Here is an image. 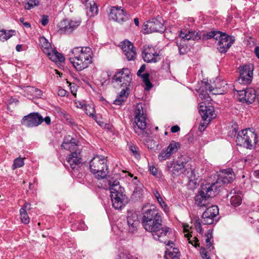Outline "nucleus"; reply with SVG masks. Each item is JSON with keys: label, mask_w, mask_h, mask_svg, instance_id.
I'll list each match as a JSON object with an SVG mask.
<instances>
[{"label": "nucleus", "mask_w": 259, "mask_h": 259, "mask_svg": "<svg viewBox=\"0 0 259 259\" xmlns=\"http://www.w3.org/2000/svg\"><path fill=\"white\" fill-rule=\"evenodd\" d=\"M24 164V159L21 157L16 158L14 160L13 164V168H19L23 166Z\"/></svg>", "instance_id": "obj_42"}, {"label": "nucleus", "mask_w": 259, "mask_h": 259, "mask_svg": "<svg viewBox=\"0 0 259 259\" xmlns=\"http://www.w3.org/2000/svg\"><path fill=\"white\" fill-rule=\"evenodd\" d=\"M46 54L50 60L56 63L63 62L65 60V58L62 54L59 53L56 50L52 49L51 51H49Z\"/></svg>", "instance_id": "obj_27"}, {"label": "nucleus", "mask_w": 259, "mask_h": 259, "mask_svg": "<svg viewBox=\"0 0 259 259\" xmlns=\"http://www.w3.org/2000/svg\"><path fill=\"white\" fill-rule=\"evenodd\" d=\"M165 256L167 259H180V252L178 248L173 247L172 251L168 253L165 251Z\"/></svg>", "instance_id": "obj_31"}, {"label": "nucleus", "mask_w": 259, "mask_h": 259, "mask_svg": "<svg viewBox=\"0 0 259 259\" xmlns=\"http://www.w3.org/2000/svg\"><path fill=\"white\" fill-rule=\"evenodd\" d=\"M122 78H124L125 82L127 83L132 82V75L128 68H123L117 71L112 78V82H114V81H121Z\"/></svg>", "instance_id": "obj_22"}, {"label": "nucleus", "mask_w": 259, "mask_h": 259, "mask_svg": "<svg viewBox=\"0 0 259 259\" xmlns=\"http://www.w3.org/2000/svg\"><path fill=\"white\" fill-rule=\"evenodd\" d=\"M194 225L197 232H198L200 234L202 233V226L200 221L199 219H197L195 220V222L194 223Z\"/></svg>", "instance_id": "obj_47"}, {"label": "nucleus", "mask_w": 259, "mask_h": 259, "mask_svg": "<svg viewBox=\"0 0 259 259\" xmlns=\"http://www.w3.org/2000/svg\"><path fill=\"white\" fill-rule=\"evenodd\" d=\"M107 160L104 156L96 155L90 161V168L91 172L98 179L105 178L109 172Z\"/></svg>", "instance_id": "obj_6"}, {"label": "nucleus", "mask_w": 259, "mask_h": 259, "mask_svg": "<svg viewBox=\"0 0 259 259\" xmlns=\"http://www.w3.org/2000/svg\"><path fill=\"white\" fill-rule=\"evenodd\" d=\"M126 99V96H122L121 95H118L116 99L113 101V104L121 105L125 102Z\"/></svg>", "instance_id": "obj_44"}, {"label": "nucleus", "mask_w": 259, "mask_h": 259, "mask_svg": "<svg viewBox=\"0 0 259 259\" xmlns=\"http://www.w3.org/2000/svg\"><path fill=\"white\" fill-rule=\"evenodd\" d=\"M219 213V209L217 205H212L207 208L202 215L201 222L204 225L212 224L215 220V218Z\"/></svg>", "instance_id": "obj_17"}, {"label": "nucleus", "mask_w": 259, "mask_h": 259, "mask_svg": "<svg viewBox=\"0 0 259 259\" xmlns=\"http://www.w3.org/2000/svg\"><path fill=\"white\" fill-rule=\"evenodd\" d=\"M109 18V19L122 24L123 22L128 20L130 17L121 7L113 6L110 8Z\"/></svg>", "instance_id": "obj_13"}, {"label": "nucleus", "mask_w": 259, "mask_h": 259, "mask_svg": "<svg viewBox=\"0 0 259 259\" xmlns=\"http://www.w3.org/2000/svg\"><path fill=\"white\" fill-rule=\"evenodd\" d=\"M235 41L234 37L224 34L218 43V50L221 53H225Z\"/></svg>", "instance_id": "obj_21"}, {"label": "nucleus", "mask_w": 259, "mask_h": 259, "mask_svg": "<svg viewBox=\"0 0 259 259\" xmlns=\"http://www.w3.org/2000/svg\"><path fill=\"white\" fill-rule=\"evenodd\" d=\"M153 194L154 195V196L156 198L157 201L158 202L159 204L161 206V207L162 208H166L167 207V204L163 200L162 198L160 196V194L158 192V191L156 190H154Z\"/></svg>", "instance_id": "obj_37"}, {"label": "nucleus", "mask_w": 259, "mask_h": 259, "mask_svg": "<svg viewBox=\"0 0 259 259\" xmlns=\"http://www.w3.org/2000/svg\"><path fill=\"white\" fill-rule=\"evenodd\" d=\"M68 56L70 62L77 71L87 68L93 62V53L90 47H75L70 50Z\"/></svg>", "instance_id": "obj_2"}, {"label": "nucleus", "mask_w": 259, "mask_h": 259, "mask_svg": "<svg viewBox=\"0 0 259 259\" xmlns=\"http://www.w3.org/2000/svg\"><path fill=\"white\" fill-rule=\"evenodd\" d=\"M30 89V92L34 93V96H35L37 97H40L42 94V91L37 88L34 87H31Z\"/></svg>", "instance_id": "obj_49"}, {"label": "nucleus", "mask_w": 259, "mask_h": 259, "mask_svg": "<svg viewBox=\"0 0 259 259\" xmlns=\"http://www.w3.org/2000/svg\"><path fill=\"white\" fill-rule=\"evenodd\" d=\"M110 197L112 206L116 209H121L127 203L123 195V188L119 186V182L117 180L108 181Z\"/></svg>", "instance_id": "obj_5"}, {"label": "nucleus", "mask_w": 259, "mask_h": 259, "mask_svg": "<svg viewBox=\"0 0 259 259\" xmlns=\"http://www.w3.org/2000/svg\"><path fill=\"white\" fill-rule=\"evenodd\" d=\"M208 124V123H206L204 121V123H200L199 125V131L200 132H203L204 131L205 128L207 126V125Z\"/></svg>", "instance_id": "obj_58"}, {"label": "nucleus", "mask_w": 259, "mask_h": 259, "mask_svg": "<svg viewBox=\"0 0 259 259\" xmlns=\"http://www.w3.org/2000/svg\"><path fill=\"white\" fill-rule=\"evenodd\" d=\"M170 156V153L168 152L167 150L163 149L158 155V159L160 161H163L168 158Z\"/></svg>", "instance_id": "obj_43"}, {"label": "nucleus", "mask_w": 259, "mask_h": 259, "mask_svg": "<svg viewBox=\"0 0 259 259\" xmlns=\"http://www.w3.org/2000/svg\"><path fill=\"white\" fill-rule=\"evenodd\" d=\"M179 36L184 40H198L200 39L201 36L198 32L195 31H190L185 30V32L181 30L179 33Z\"/></svg>", "instance_id": "obj_25"}, {"label": "nucleus", "mask_w": 259, "mask_h": 259, "mask_svg": "<svg viewBox=\"0 0 259 259\" xmlns=\"http://www.w3.org/2000/svg\"><path fill=\"white\" fill-rule=\"evenodd\" d=\"M179 54L181 55L185 54L187 52V47L181 44L178 45Z\"/></svg>", "instance_id": "obj_50"}, {"label": "nucleus", "mask_w": 259, "mask_h": 259, "mask_svg": "<svg viewBox=\"0 0 259 259\" xmlns=\"http://www.w3.org/2000/svg\"><path fill=\"white\" fill-rule=\"evenodd\" d=\"M42 116L37 112L31 113L24 116L21 120V124L28 127L39 125L42 122Z\"/></svg>", "instance_id": "obj_16"}, {"label": "nucleus", "mask_w": 259, "mask_h": 259, "mask_svg": "<svg viewBox=\"0 0 259 259\" xmlns=\"http://www.w3.org/2000/svg\"><path fill=\"white\" fill-rule=\"evenodd\" d=\"M205 236L206 237L205 243L206 245L208 248L211 247L212 245V242H211V239H212V232H210V230L205 234Z\"/></svg>", "instance_id": "obj_45"}, {"label": "nucleus", "mask_w": 259, "mask_h": 259, "mask_svg": "<svg viewBox=\"0 0 259 259\" xmlns=\"http://www.w3.org/2000/svg\"><path fill=\"white\" fill-rule=\"evenodd\" d=\"M214 33H215V36L213 37V38L215 39V40H219V41L222 38L223 35L224 34H226L224 32H222L219 31H214Z\"/></svg>", "instance_id": "obj_52"}, {"label": "nucleus", "mask_w": 259, "mask_h": 259, "mask_svg": "<svg viewBox=\"0 0 259 259\" xmlns=\"http://www.w3.org/2000/svg\"><path fill=\"white\" fill-rule=\"evenodd\" d=\"M145 106V104L139 103L136 105L134 111L133 128L141 140H146L150 135V131L146 129L147 115Z\"/></svg>", "instance_id": "obj_3"}, {"label": "nucleus", "mask_w": 259, "mask_h": 259, "mask_svg": "<svg viewBox=\"0 0 259 259\" xmlns=\"http://www.w3.org/2000/svg\"><path fill=\"white\" fill-rule=\"evenodd\" d=\"M41 24L46 26L49 23V18L47 15H43L41 20Z\"/></svg>", "instance_id": "obj_53"}, {"label": "nucleus", "mask_w": 259, "mask_h": 259, "mask_svg": "<svg viewBox=\"0 0 259 259\" xmlns=\"http://www.w3.org/2000/svg\"><path fill=\"white\" fill-rule=\"evenodd\" d=\"M90 11L92 12V15H96L98 13V7L95 4H94L93 6L90 7Z\"/></svg>", "instance_id": "obj_54"}, {"label": "nucleus", "mask_w": 259, "mask_h": 259, "mask_svg": "<svg viewBox=\"0 0 259 259\" xmlns=\"http://www.w3.org/2000/svg\"><path fill=\"white\" fill-rule=\"evenodd\" d=\"M180 147V144L179 142H176L175 141H172L169 143L167 148L165 149L167 150L168 152L170 153V155L173 153L176 152L178 149Z\"/></svg>", "instance_id": "obj_34"}, {"label": "nucleus", "mask_w": 259, "mask_h": 259, "mask_svg": "<svg viewBox=\"0 0 259 259\" xmlns=\"http://www.w3.org/2000/svg\"><path fill=\"white\" fill-rule=\"evenodd\" d=\"M139 76L142 78L143 82L145 83L146 85L145 90L148 91L152 88L153 85L149 79V73H145Z\"/></svg>", "instance_id": "obj_33"}, {"label": "nucleus", "mask_w": 259, "mask_h": 259, "mask_svg": "<svg viewBox=\"0 0 259 259\" xmlns=\"http://www.w3.org/2000/svg\"><path fill=\"white\" fill-rule=\"evenodd\" d=\"M190 166L187 158L184 156H181L177 160L167 163V168L173 178L184 174L187 175L189 179L193 180L195 179V175L194 169Z\"/></svg>", "instance_id": "obj_4"}, {"label": "nucleus", "mask_w": 259, "mask_h": 259, "mask_svg": "<svg viewBox=\"0 0 259 259\" xmlns=\"http://www.w3.org/2000/svg\"><path fill=\"white\" fill-rule=\"evenodd\" d=\"M129 151L132 154L137 158L139 159L141 157L139 148L136 145L132 144V143L127 144Z\"/></svg>", "instance_id": "obj_32"}, {"label": "nucleus", "mask_w": 259, "mask_h": 259, "mask_svg": "<svg viewBox=\"0 0 259 259\" xmlns=\"http://www.w3.org/2000/svg\"><path fill=\"white\" fill-rule=\"evenodd\" d=\"M242 202V198L239 195H234L231 196L230 203L234 207H237L240 205Z\"/></svg>", "instance_id": "obj_36"}, {"label": "nucleus", "mask_w": 259, "mask_h": 259, "mask_svg": "<svg viewBox=\"0 0 259 259\" xmlns=\"http://www.w3.org/2000/svg\"><path fill=\"white\" fill-rule=\"evenodd\" d=\"M114 82H115L117 83L118 85L120 88H124V87H131V82H125V80L124 79V78H122L121 79V81H114Z\"/></svg>", "instance_id": "obj_46"}, {"label": "nucleus", "mask_w": 259, "mask_h": 259, "mask_svg": "<svg viewBox=\"0 0 259 259\" xmlns=\"http://www.w3.org/2000/svg\"><path fill=\"white\" fill-rule=\"evenodd\" d=\"M171 132L176 133L180 131V128L178 125H174L171 127Z\"/></svg>", "instance_id": "obj_63"}, {"label": "nucleus", "mask_w": 259, "mask_h": 259, "mask_svg": "<svg viewBox=\"0 0 259 259\" xmlns=\"http://www.w3.org/2000/svg\"><path fill=\"white\" fill-rule=\"evenodd\" d=\"M142 56L144 61L147 63H155L161 60L160 55L153 47H144Z\"/></svg>", "instance_id": "obj_14"}, {"label": "nucleus", "mask_w": 259, "mask_h": 259, "mask_svg": "<svg viewBox=\"0 0 259 259\" xmlns=\"http://www.w3.org/2000/svg\"><path fill=\"white\" fill-rule=\"evenodd\" d=\"M200 254H201L202 258H203V259H204L205 257L208 256L205 248L204 247H201L200 250Z\"/></svg>", "instance_id": "obj_55"}, {"label": "nucleus", "mask_w": 259, "mask_h": 259, "mask_svg": "<svg viewBox=\"0 0 259 259\" xmlns=\"http://www.w3.org/2000/svg\"><path fill=\"white\" fill-rule=\"evenodd\" d=\"M80 24V22L67 19L63 20L58 25V32L61 34H70Z\"/></svg>", "instance_id": "obj_18"}, {"label": "nucleus", "mask_w": 259, "mask_h": 259, "mask_svg": "<svg viewBox=\"0 0 259 259\" xmlns=\"http://www.w3.org/2000/svg\"><path fill=\"white\" fill-rule=\"evenodd\" d=\"M16 31L15 30H6L2 29L0 30V40L5 41L15 35Z\"/></svg>", "instance_id": "obj_29"}, {"label": "nucleus", "mask_w": 259, "mask_h": 259, "mask_svg": "<svg viewBox=\"0 0 259 259\" xmlns=\"http://www.w3.org/2000/svg\"><path fill=\"white\" fill-rule=\"evenodd\" d=\"M161 214L156 208L148 209L143 213L142 224L145 229L152 233L154 239L161 242H166V236L170 228L163 226Z\"/></svg>", "instance_id": "obj_1"}, {"label": "nucleus", "mask_w": 259, "mask_h": 259, "mask_svg": "<svg viewBox=\"0 0 259 259\" xmlns=\"http://www.w3.org/2000/svg\"><path fill=\"white\" fill-rule=\"evenodd\" d=\"M146 66L145 64H143L141 67L140 68V69H139V70L138 71L137 73V74L138 76H140L141 75L142 73L144 72L146 69Z\"/></svg>", "instance_id": "obj_57"}, {"label": "nucleus", "mask_w": 259, "mask_h": 259, "mask_svg": "<svg viewBox=\"0 0 259 259\" xmlns=\"http://www.w3.org/2000/svg\"><path fill=\"white\" fill-rule=\"evenodd\" d=\"M64 118L66 119V120L71 124H73L74 123L73 119L71 117L70 115L69 114H64Z\"/></svg>", "instance_id": "obj_59"}, {"label": "nucleus", "mask_w": 259, "mask_h": 259, "mask_svg": "<svg viewBox=\"0 0 259 259\" xmlns=\"http://www.w3.org/2000/svg\"><path fill=\"white\" fill-rule=\"evenodd\" d=\"M39 5V2L36 0H26L25 3L24 8L26 10H30Z\"/></svg>", "instance_id": "obj_40"}, {"label": "nucleus", "mask_w": 259, "mask_h": 259, "mask_svg": "<svg viewBox=\"0 0 259 259\" xmlns=\"http://www.w3.org/2000/svg\"><path fill=\"white\" fill-rule=\"evenodd\" d=\"M198 109L202 120L206 123H209L216 117L214 108L212 106H207L205 103L201 102L199 104Z\"/></svg>", "instance_id": "obj_15"}, {"label": "nucleus", "mask_w": 259, "mask_h": 259, "mask_svg": "<svg viewBox=\"0 0 259 259\" xmlns=\"http://www.w3.org/2000/svg\"><path fill=\"white\" fill-rule=\"evenodd\" d=\"M238 93L239 101L247 103L248 104L252 103L256 99L257 90L256 91L252 88L243 89L242 90L237 91Z\"/></svg>", "instance_id": "obj_19"}, {"label": "nucleus", "mask_w": 259, "mask_h": 259, "mask_svg": "<svg viewBox=\"0 0 259 259\" xmlns=\"http://www.w3.org/2000/svg\"><path fill=\"white\" fill-rule=\"evenodd\" d=\"M235 178V176L232 168L223 169L220 171L217 180L214 183H210V185L215 189V191L218 193L222 184L231 183Z\"/></svg>", "instance_id": "obj_9"}, {"label": "nucleus", "mask_w": 259, "mask_h": 259, "mask_svg": "<svg viewBox=\"0 0 259 259\" xmlns=\"http://www.w3.org/2000/svg\"><path fill=\"white\" fill-rule=\"evenodd\" d=\"M118 259H130V254L122 252L119 255Z\"/></svg>", "instance_id": "obj_56"}, {"label": "nucleus", "mask_w": 259, "mask_h": 259, "mask_svg": "<svg viewBox=\"0 0 259 259\" xmlns=\"http://www.w3.org/2000/svg\"><path fill=\"white\" fill-rule=\"evenodd\" d=\"M67 91L63 89H59L58 91V94L61 97H64L66 95Z\"/></svg>", "instance_id": "obj_60"}, {"label": "nucleus", "mask_w": 259, "mask_h": 259, "mask_svg": "<svg viewBox=\"0 0 259 259\" xmlns=\"http://www.w3.org/2000/svg\"><path fill=\"white\" fill-rule=\"evenodd\" d=\"M69 138V136L64 139L63 142L61 145L62 147L70 151L71 152L74 151L75 150H80L78 148V145L76 139L73 138H71V139Z\"/></svg>", "instance_id": "obj_24"}, {"label": "nucleus", "mask_w": 259, "mask_h": 259, "mask_svg": "<svg viewBox=\"0 0 259 259\" xmlns=\"http://www.w3.org/2000/svg\"><path fill=\"white\" fill-rule=\"evenodd\" d=\"M130 93V87H124L122 88L121 92L119 93L118 95H121L122 96H126V99L128 97V96Z\"/></svg>", "instance_id": "obj_48"}, {"label": "nucleus", "mask_w": 259, "mask_h": 259, "mask_svg": "<svg viewBox=\"0 0 259 259\" xmlns=\"http://www.w3.org/2000/svg\"><path fill=\"white\" fill-rule=\"evenodd\" d=\"M120 46L126 59L129 61L135 60L137 53L133 44L128 40H125L121 42Z\"/></svg>", "instance_id": "obj_20"}, {"label": "nucleus", "mask_w": 259, "mask_h": 259, "mask_svg": "<svg viewBox=\"0 0 259 259\" xmlns=\"http://www.w3.org/2000/svg\"><path fill=\"white\" fill-rule=\"evenodd\" d=\"M200 94L199 96H201V98L202 99H204L207 100L209 97L208 94L207 93V91H208L210 93H212L213 94H220L217 89H215L212 86H211L208 82L205 83L204 87H201V89H200Z\"/></svg>", "instance_id": "obj_26"}, {"label": "nucleus", "mask_w": 259, "mask_h": 259, "mask_svg": "<svg viewBox=\"0 0 259 259\" xmlns=\"http://www.w3.org/2000/svg\"><path fill=\"white\" fill-rule=\"evenodd\" d=\"M21 209H24L25 210H30L31 209V207H30V204L29 203H27V202H25L22 207L21 208Z\"/></svg>", "instance_id": "obj_64"}, {"label": "nucleus", "mask_w": 259, "mask_h": 259, "mask_svg": "<svg viewBox=\"0 0 259 259\" xmlns=\"http://www.w3.org/2000/svg\"><path fill=\"white\" fill-rule=\"evenodd\" d=\"M185 236L188 238V240L189 243L191 244L195 247L199 246V240L196 237H194L192 239H191V238L192 237V235L189 233L185 234Z\"/></svg>", "instance_id": "obj_41"}, {"label": "nucleus", "mask_w": 259, "mask_h": 259, "mask_svg": "<svg viewBox=\"0 0 259 259\" xmlns=\"http://www.w3.org/2000/svg\"><path fill=\"white\" fill-rule=\"evenodd\" d=\"M217 194L215 189L212 188L210 183H203L198 194L195 196V204L200 207H206L209 204L210 198L214 197Z\"/></svg>", "instance_id": "obj_8"}, {"label": "nucleus", "mask_w": 259, "mask_h": 259, "mask_svg": "<svg viewBox=\"0 0 259 259\" xmlns=\"http://www.w3.org/2000/svg\"><path fill=\"white\" fill-rule=\"evenodd\" d=\"M240 76L235 82L237 84L247 85L249 84L252 79L253 66L251 64H246L240 66L239 68Z\"/></svg>", "instance_id": "obj_10"}, {"label": "nucleus", "mask_w": 259, "mask_h": 259, "mask_svg": "<svg viewBox=\"0 0 259 259\" xmlns=\"http://www.w3.org/2000/svg\"><path fill=\"white\" fill-rule=\"evenodd\" d=\"M20 215L22 223L25 224H28L29 223L30 219L26 210H25L24 209H20Z\"/></svg>", "instance_id": "obj_38"}, {"label": "nucleus", "mask_w": 259, "mask_h": 259, "mask_svg": "<svg viewBox=\"0 0 259 259\" xmlns=\"http://www.w3.org/2000/svg\"><path fill=\"white\" fill-rule=\"evenodd\" d=\"M165 29L163 24V20L161 17L153 18L146 22L144 25L143 30L145 33H150L154 32L163 33Z\"/></svg>", "instance_id": "obj_11"}, {"label": "nucleus", "mask_w": 259, "mask_h": 259, "mask_svg": "<svg viewBox=\"0 0 259 259\" xmlns=\"http://www.w3.org/2000/svg\"><path fill=\"white\" fill-rule=\"evenodd\" d=\"M78 221L72 225L71 229L73 231L77 230H85L88 228L87 226L81 219H78Z\"/></svg>", "instance_id": "obj_30"}, {"label": "nucleus", "mask_w": 259, "mask_h": 259, "mask_svg": "<svg viewBox=\"0 0 259 259\" xmlns=\"http://www.w3.org/2000/svg\"><path fill=\"white\" fill-rule=\"evenodd\" d=\"M83 110L84 111L85 114L89 116L97 121L96 116L95 114V110L93 106L89 104H87Z\"/></svg>", "instance_id": "obj_35"}, {"label": "nucleus", "mask_w": 259, "mask_h": 259, "mask_svg": "<svg viewBox=\"0 0 259 259\" xmlns=\"http://www.w3.org/2000/svg\"><path fill=\"white\" fill-rule=\"evenodd\" d=\"M235 142L238 146L252 149L257 142V134L250 128L241 130L237 133Z\"/></svg>", "instance_id": "obj_7"}, {"label": "nucleus", "mask_w": 259, "mask_h": 259, "mask_svg": "<svg viewBox=\"0 0 259 259\" xmlns=\"http://www.w3.org/2000/svg\"><path fill=\"white\" fill-rule=\"evenodd\" d=\"M81 153V150H75L71 152L66 158L67 162L74 172L79 171L83 163Z\"/></svg>", "instance_id": "obj_12"}, {"label": "nucleus", "mask_w": 259, "mask_h": 259, "mask_svg": "<svg viewBox=\"0 0 259 259\" xmlns=\"http://www.w3.org/2000/svg\"><path fill=\"white\" fill-rule=\"evenodd\" d=\"M149 170L150 173L152 174L153 176H156L157 174V171L156 168L154 166H151L149 167Z\"/></svg>", "instance_id": "obj_61"}, {"label": "nucleus", "mask_w": 259, "mask_h": 259, "mask_svg": "<svg viewBox=\"0 0 259 259\" xmlns=\"http://www.w3.org/2000/svg\"><path fill=\"white\" fill-rule=\"evenodd\" d=\"M40 41L42 47L43 48V52L45 54L48 53L49 51H51V49L52 48L51 47V44L47 41V40L45 38H41Z\"/></svg>", "instance_id": "obj_39"}, {"label": "nucleus", "mask_w": 259, "mask_h": 259, "mask_svg": "<svg viewBox=\"0 0 259 259\" xmlns=\"http://www.w3.org/2000/svg\"><path fill=\"white\" fill-rule=\"evenodd\" d=\"M76 107L77 108H80L82 109H84L85 105H87V104H85L82 101H79L77 103H76Z\"/></svg>", "instance_id": "obj_62"}, {"label": "nucleus", "mask_w": 259, "mask_h": 259, "mask_svg": "<svg viewBox=\"0 0 259 259\" xmlns=\"http://www.w3.org/2000/svg\"><path fill=\"white\" fill-rule=\"evenodd\" d=\"M215 36L214 31L209 32L207 33H204L203 34V38L205 39H209L211 38H213Z\"/></svg>", "instance_id": "obj_51"}, {"label": "nucleus", "mask_w": 259, "mask_h": 259, "mask_svg": "<svg viewBox=\"0 0 259 259\" xmlns=\"http://www.w3.org/2000/svg\"><path fill=\"white\" fill-rule=\"evenodd\" d=\"M127 223L129 227V231L133 233L139 224L138 214L136 212H128L127 216Z\"/></svg>", "instance_id": "obj_23"}, {"label": "nucleus", "mask_w": 259, "mask_h": 259, "mask_svg": "<svg viewBox=\"0 0 259 259\" xmlns=\"http://www.w3.org/2000/svg\"><path fill=\"white\" fill-rule=\"evenodd\" d=\"M138 184H136V186L134 188L133 193L132 195V198L133 200L137 201L140 200L143 195V188L142 184L137 181Z\"/></svg>", "instance_id": "obj_28"}]
</instances>
